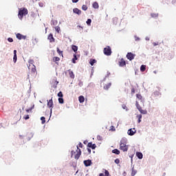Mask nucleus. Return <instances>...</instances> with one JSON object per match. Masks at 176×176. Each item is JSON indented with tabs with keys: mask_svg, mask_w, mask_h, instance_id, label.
<instances>
[{
	"mask_svg": "<svg viewBox=\"0 0 176 176\" xmlns=\"http://www.w3.org/2000/svg\"><path fill=\"white\" fill-rule=\"evenodd\" d=\"M27 14H28V10L27 8H22L19 9L18 17L20 20H23V17L27 16Z\"/></svg>",
	"mask_w": 176,
	"mask_h": 176,
	"instance_id": "nucleus-1",
	"label": "nucleus"
},
{
	"mask_svg": "<svg viewBox=\"0 0 176 176\" xmlns=\"http://www.w3.org/2000/svg\"><path fill=\"white\" fill-rule=\"evenodd\" d=\"M47 106L48 107V108L50 109V118H52V113L53 112V107L54 105V104L53 103V98H52L50 100H47Z\"/></svg>",
	"mask_w": 176,
	"mask_h": 176,
	"instance_id": "nucleus-2",
	"label": "nucleus"
},
{
	"mask_svg": "<svg viewBox=\"0 0 176 176\" xmlns=\"http://www.w3.org/2000/svg\"><path fill=\"white\" fill-rule=\"evenodd\" d=\"M103 53L105 56H111L112 54V50L110 46H107L103 50Z\"/></svg>",
	"mask_w": 176,
	"mask_h": 176,
	"instance_id": "nucleus-3",
	"label": "nucleus"
},
{
	"mask_svg": "<svg viewBox=\"0 0 176 176\" xmlns=\"http://www.w3.org/2000/svg\"><path fill=\"white\" fill-rule=\"evenodd\" d=\"M135 57V54L131 53V52H128L126 54V58L129 60V61H133L134 60V58Z\"/></svg>",
	"mask_w": 176,
	"mask_h": 176,
	"instance_id": "nucleus-4",
	"label": "nucleus"
},
{
	"mask_svg": "<svg viewBox=\"0 0 176 176\" xmlns=\"http://www.w3.org/2000/svg\"><path fill=\"white\" fill-rule=\"evenodd\" d=\"M120 149L123 151V152H127V151H129V147L126 144H120Z\"/></svg>",
	"mask_w": 176,
	"mask_h": 176,
	"instance_id": "nucleus-5",
	"label": "nucleus"
},
{
	"mask_svg": "<svg viewBox=\"0 0 176 176\" xmlns=\"http://www.w3.org/2000/svg\"><path fill=\"white\" fill-rule=\"evenodd\" d=\"M84 165L85 167H90L91 164H93V162H91V160H87L83 161Z\"/></svg>",
	"mask_w": 176,
	"mask_h": 176,
	"instance_id": "nucleus-6",
	"label": "nucleus"
},
{
	"mask_svg": "<svg viewBox=\"0 0 176 176\" xmlns=\"http://www.w3.org/2000/svg\"><path fill=\"white\" fill-rule=\"evenodd\" d=\"M87 147L89 148H91V149H96V148H97V145H96V144H93L91 142L87 144Z\"/></svg>",
	"mask_w": 176,
	"mask_h": 176,
	"instance_id": "nucleus-7",
	"label": "nucleus"
},
{
	"mask_svg": "<svg viewBox=\"0 0 176 176\" xmlns=\"http://www.w3.org/2000/svg\"><path fill=\"white\" fill-rule=\"evenodd\" d=\"M133 130L135 131H133L132 129H129L128 130V135H134V134L137 133V131L135 130V129H133Z\"/></svg>",
	"mask_w": 176,
	"mask_h": 176,
	"instance_id": "nucleus-8",
	"label": "nucleus"
},
{
	"mask_svg": "<svg viewBox=\"0 0 176 176\" xmlns=\"http://www.w3.org/2000/svg\"><path fill=\"white\" fill-rule=\"evenodd\" d=\"M73 12L75 13V14H78V16H80V14H82V10L76 8L73 9Z\"/></svg>",
	"mask_w": 176,
	"mask_h": 176,
	"instance_id": "nucleus-9",
	"label": "nucleus"
},
{
	"mask_svg": "<svg viewBox=\"0 0 176 176\" xmlns=\"http://www.w3.org/2000/svg\"><path fill=\"white\" fill-rule=\"evenodd\" d=\"M13 62L14 63V64L17 63V50H14Z\"/></svg>",
	"mask_w": 176,
	"mask_h": 176,
	"instance_id": "nucleus-10",
	"label": "nucleus"
},
{
	"mask_svg": "<svg viewBox=\"0 0 176 176\" xmlns=\"http://www.w3.org/2000/svg\"><path fill=\"white\" fill-rule=\"evenodd\" d=\"M136 156L140 160H141L142 157H144V155L141 152H136Z\"/></svg>",
	"mask_w": 176,
	"mask_h": 176,
	"instance_id": "nucleus-11",
	"label": "nucleus"
},
{
	"mask_svg": "<svg viewBox=\"0 0 176 176\" xmlns=\"http://www.w3.org/2000/svg\"><path fill=\"white\" fill-rule=\"evenodd\" d=\"M112 86V83L109 82L104 85L103 89L104 90H109V88Z\"/></svg>",
	"mask_w": 176,
	"mask_h": 176,
	"instance_id": "nucleus-12",
	"label": "nucleus"
},
{
	"mask_svg": "<svg viewBox=\"0 0 176 176\" xmlns=\"http://www.w3.org/2000/svg\"><path fill=\"white\" fill-rule=\"evenodd\" d=\"M120 67H124L126 66V61L124 59L122 58L121 60L119 62Z\"/></svg>",
	"mask_w": 176,
	"mask_h": 176,
	"instance_id": "nucleus-13",
	"label": "nucleus"
},
{
	"mask_svg": "<svg viewBox=\"0 0 176 176\" xmlns=\"http://www.w3.org/2000/svg\"><path fill=\"white\" fill-rule=\"evenodd\" d=\"M68 72L69 78H71V79H75V74H74V72L71 71V69H69Z\"/></svg>",
	"mask_w": 176,
	"mask_h": 176,
	"instance_id": "nucleus-14",
	"label": "nucleus"
},
{
	"mask_svg": "<svg viewBox=\"0 0 176 176\" xmlns=\"http://www.w3.org/2000/svg\"><path fill=\"white\" fill-rule=\"evenodd\" d=\"M47 39L50 41V42H54V37H53V34H50Z\"/></svg>",
	"mask_w": 176,
	"mask_h": 176,
	"instance_id": "nucleus-15",
	"label": "nucleus"
},
{
	"mask_svg": "<svg viewBox=\"0 0 176 176\" xmlns=\"http://www.w3.org/2000/svg\"><path fill=\"white\" fill-rule=\"evenodd\" d=\"M38 38L32 37V43L33 45V46H35V45H36V43H38Z\"/></svg>",
	"mask_w": 176,
	"mask_h": 176,
	"instance_id": "nucleus-16",
	"label": "nucleus"
},
{
	"mask_svg": "<svg viewBox=\"0 0 176 176\" xmlns=\"http://www.w3.org/2000/svg\"><path fill=\"white\" fill-rule=\"evenodd\" d=\"M136 118L138 119V123H141V122H142L141 120L142 119V114H138L136 116Z\"/></svg>",
	"mask_w": 176,
	"mask_h": 176,
	"instance_id": "nucleus-17",
	"label": "nucleus"
},
{
	"mask_svg": "<svg viewBox=\"0 0 176 176\" xmlns=\"http://www.w3.org/2000/svg\"><path fill=\"white\" fill-rule=\"evenodd\" d=\"M78 101H79V102H80V104H82V102H85V96H80L78 97Z\"/></svg>",
	"mask_w": 176,
	"mask_h": 176,
	"instance_id": "nucleus-18",
	"label": "nucleus"
},
{
	"mask_svg": "<svg viewBox=\"0 0 176 176\" xmlns=\"http://www.w3.org/2000/svg\"><path fill=\"white\" fill-rule=\"evenodd\" d=\"M112 153H114L115 155H120V151H119L118 148H115L112 150Z\"/></svg>",
	"mask_w": 176,
	"mask_h": 176,
	"instance_id": "nucleus-19",
	"label": "nucleus"
},
{
	"mask_svg": "<svg viewBox=\"0 0 176 176\" xmlns=\"http://www.w3.org/2000/svg\"><path fill=\"white\" fill-rule=\"evenodd\" d=\"M92 6L94 9H98V8H100V6L98 5V3H97V1L94 2Z\"/></svg>",
	"mask_w": 176,
	"mask_h": 176,
	"instance_id": "nucleus-20",
	"label": "nucleus"
},
{
	"mask_svg": "<svg viewBox=\"0 0 176 176\" xmlns=\"http://www.w3.org/2000/svg\"><path fill=\"white\" fill-rule=\"evenodd\" d=\"M72 50H73V52H74V53H76V52H78V46H76L75 45H72Z\"/></svg>",
	"mask_w": 176,
	"mask_h": 176,
	"instance_id": "nucleus-21",
	"label": "nucleus"
},
{
	"mask_svg": "<svg viewBox=\"0 0 176 176\" xmlns=\"http://www.w3.org/2000/svg\"><path fill=\"white\" fill-rule=\"evenodd\" d=\"M76 60H78V56L76 54H74V58H72V63L73 64H76Z\"/></svg>",
	"mask_w": 176,
	"mask_h": 176,
	"instance_id": "nucleus-22",
	"label": "nucleus"
},
{
	"mask_svg": "<svg viewBox=\"0 0 176 176\" xmlns=\"http://www.w3.org/2000/svg\"><path fill=\"white\" fill-rule=\"evenodd\" d=\"M96 63H97V60H96V59H90L89 60V64L91 66L94 65V64H96Z\"/></svg>",
	"mask_w": 176,
	"mask_h": 176,
	"instance_id": "nucleus-23",
	"label": "nucleus"
},
{
	"mask_svg": "<svg viewBox=\"0 0 176 176\" xmlns=\"http://www.w3.org/2000/svg\"><path fill=\"white\" fill-rule=\"evenodd\" d=\"M145 69H146V65H142L140 66V71H141V72H144Z\"/></svg>",
	"mask_w": 176,
	"mask_h": 176,
	"instance_id": "nucleus-24",
	"label": "nucleus"
},
{
	"mask_svg": "<svg viewBox=\"0 0 176 176\" xmlns=\"http://www.w3.org/2000/svg\"><path fill=\"white\" fill-rule=\"evenodd\" d=\"M139 111L142 115H146L148 113V111L146 110H143L142 108L139 109Z\"/></svg>",
	"mask_w": 176,
	"mask_h": 176,
	"instance_id": "nucleus-25",
	"label": "nucleus"
},
{
	"mask_svg": "<svg viewBox=\"0 0 176 176\" xmlns=\"http://www.w3.org/2000/svg\"><path fill=\"white\" fill-rule=\"evenodd\" d=\"M16 36L17 39H19V41H21L22 37H23V34H21L20 33H17L16 34Z\"/></svg>",
	"mask_w": 176,
	"mask_h": 176,
	"instance_id": "nucleus-26",
	"label": "nucleus"
},
{
	"mask_svg": "<svg viewBox=\"0 0 176 176\" xmlns=\"http://www.w3.org/2000/svg\"><path fill=\"white\" fill-rule=\"evenodd\" d=\"M135 107L137 108V109L139 111L140 109H141L142 107H141V106L140 105V103H138V101L135 102Z\"/></svg>",
	"mask_w": 176,
	"mask_h": 176,
	"instance_id": "nucleus-27",
	"label": "nucleus"
},
{
	"mask_svg": "<svg viewBox=\"0 0 176 176\" xmlns=\"http://www.w3.org/2000/svg\"><path fill=\"white\" fill-rule=\"evenodd\" d=\"M135 174H137V170H135L134 166H133L132 172H131V176H134V175H135Z\"/></svg>",
	"mask_w": 176,
	"mask_h": 176,
	"instance_id": "nucleus-28",
	"label": "nucleus"
},
{
	"mask_svg": "<svg viewBox=\"0 0 176 176\" xmlns=\"http://www.w3.org/2000/svg\"><path fill=\"white\" fill-rule=\"evenodd\" d=\"M127 142V139L126 138H122L120 144H125Z\"/></svg>",
	"mask_w": 176,
	"mask_h": 176,
	"instance_id": "nucleus-29",
	"label": "nucleus"
},
{
	"mask_svg": "<svg viewBox=\"0 0 176 176\" xmlns=\"http://www.w3.org/2000/svg\"><path fill=\"white\" fill-rule=\"evenodd\" d=\"M41 120L42 124H45V123H46V118L44 116H42L41 118Z\"/></svg>",
	"mask_w": 176,
	"mask_h": 176,
	"instance_id": "nucleus-30",
	"label": "nucleus"
},
{
	"mask_svg": "<svg viewBox=\"0 0 176 176\" xmlns=\"http://www.w3.org/2000/svg\"><path fill=\"white\" fill-rule=\"evenodd\" d=\"M80 155H81L80 151V152H77V153L75 155V159H76V160H78V159H79V157H80Z\"/></svg>",
	"mask_w": 176,
	"mask_h": 176,
	"instance_id": "nucleus-31",
	"label": "nucleus"
},
{
	"mask_svg": "<svg viewBox=\"0 0 176 176\" xmlns=\"http://www.w3.org/2000/svg\"><path fill=\"white\" fill-rule=\"evenodd\" d=\"M55 30L58 34H60L61 29L59 28V26H56V27H55Z\"/></svg>",
	"mask_w": 176,
	"mask_h": 176,
	"instance_id": "nucleus-32",
	"label": "nucleus"
},
{
	"mask_svg": "<svg viewBox=\"0 0 176 176\" xmlns=\"http://www.w3.org/2000/svg\"><path fill=\"white\" fill-rule=\"evenodd\" d=\"M154 96H155V97H159L160 96H162V94H160L159 91H155L154 92Z\"/></svg>",
	"mask_w": 176,
	"mask_h": 176,
	"instance_id": "nucleus-33",
	"label": "nucleus"
},
{
	"mask_svg": "<svg viewBox=\"0 0 176 176\" xmlns=\"http://www.w3.org/2000/svg\"><path fill=\"white\" fill-rule=\"evenodd\" d=\"M134 39L135 41V42H140V41H141V38L138 36H137V35L134 36Z\"/></svg>",
	"mask_w": 176,
	"mask_h": 176,
	"instance_id": "nucleus-34",
	"label": "nucleus"
},
{
	"mask_svg": "<svg viewBox=\"0 0 176 176\" xmlns=\"http://www.w3.org/2000/svg\"><path fill=\"white\" fill-rule=\"evenodd\" d=\"M53 61H54V63H57V61H60V58H58V56H54L53 58Z\"/></svg>",
	"mask_w": 176,
	"mask_h": 176,
	"instance_id": "nucleus-35",
	"label": "nucleus"
},
{
	"mask_svg": "<svg viewBox=\"0 0 176 176\" xmlns=\"http://www.w3.org/2000/svg\"><path fill=\"white\" fill-rule=\"evenodd\" d=\"M57 23H58V21H56V20H52L51 21V24L52 25H57Z\"/></svg>",
	"mask_w": 176,
	"mask_h": 176,
	"instance_id": "nucleus-36",
	"label": "nucleus"
},
{
	"mask_svg": "<svg viewBox=\"0 0 176 176\" xmlns=\"http://www.w3.org/2000/svg\"><path fill=\"white\" fill-rule=\"evenodd\" d=\"M87 25H91V19H88L87 21H86Z\"/></svg>",
	"mask_w": 176,
	"mask_h": 176,
	"instance_id": "nucleus-37",
	"label": "nucleus"
},
{
	"mask_svg": "<svg viewBox=\"0 0 176 176\" xmlns=\"http://www.w3.org/2000/svg\"><path fill=\"white\" fill-rule=\"evenodd\" d=\"M136 98H138V100H142V96L140 94H136Z\"/></svg>",
	"mask_w": 176,
	"mask_h": 176,
	"instance_id": "nucleus-38",
	"label": "nucleus"
},
{
	"mask_svg": "<svg viewBox=\"0 0 176 176\" xmlns=\"http://www.w3.org/2000/svg\"><path fill=\"white\" fill-rule=\"evenodd\" d=\"M58 102H59V104H63L64 102V98H58Z\"/></svg>",
	"mask_w": 176,
	"mask_h": 176,
	"instance_id": "nucleus-39",
	"label": "nucleus"
},
{
	"mask_svg": "<svg viewBox=\"0 0 176 176\" xmlns=\"http://www.w3.org/2000/svg\"><path fill=\"white\" fill-rule=\"evenodd\" d=\"M63 92L62 91H59L58 93V97H59V98H63Z\"/></svg>",
	"mask_w": 176,
	"mask_h": 176,
	"instance_id": "nucleus-40",
	"label": "nucleus"
},
{
	"mask_svg": "<svg viewBox=\"0 0 176 176\" xmlns=\"http://www.w3.org/2000/svg\"><path fill=\"white\" fill-rule=\"evenodd\" d=\"M82 10L86 11L87 10V6L82 5Z\"/></svg>",
	"mask_w": 176,
	"mask_h": 176,
	"instance_id": "nucleus-41",
	"label": "nucleus"
},
{
	"mask_svg": "<svg viewBox=\"0 0 176 176\" xmlns=\"http://www.w3.org/2000/svg\"><path fill=\"white\" fill-rule=\"evenodd\" d=\"M56 52L58 53V54H63V51L60 50L59 47L56 49Z\"/></svg>",
	"mask_w": 176,
	"mask_h": 176,
	"instance_id": "nucleus-42",
	"label": "nucleus"
},
{
	"mask_svg": "<svg viewBox=\"0 0 176 176\" xmlns=\"http://www.w3.org/2000/svg\"><path fill=\"white\" fill-rule=\"evenodd\" d=\"M158 16H159V14H156V13H152L151 14V17H153V18L157 17Z\"/></svg>",
	"mask_w": 176,
	"mask_h": 176,
	"instance_id": "nucleus-43",
	"label": "nucleus"
},
{
	"mask_svg": "<svg viewBox=\"0 0 176 176\" xmlns=\"http://www.w3.org/2000/svg\"><path fill=\"white\" fill-rule=\"evenodd\" d=\"M28 63H29V64H30V65H34V60L30 59V60H28Z\"/></svg>",
	"mask_w": 176,
	"mask_h": 176,
	"instance_id": "nucleus-44",
	"label": "nucleus"
},
{
	"mask_svg": "<svg viewBox=\"0 0 176 176\" xmlns=\"http://www.w3.org/2000/svg\"><path fill=\"white\" fill-rule=\"evenodd\" d=\"M114 162L116 163V164H119V163H120V160L119 159H116Z\"/></svg>",
	"mask_w": 176,
	"mask_h": 176,
	"instance_id": "nucleus-45",
	"label": "nucleus"
},
{
	"mask_svg": "<svg viewBox=\"0 0 176 176\" xmlns=\"http://www.w3.org/2000/svg\"><path fill=\"white\" fill-rule=\"evenodd\" d=\"M33 67H34L32 68V72H33L34 73V72H36V67L34 66V65H33Z\"/></svg>",
	"mask_w": 176,
	"mask_h": 176,
	"instance_id": "nucleus-46",
	"label": "nucleus"
},
{
	"mask_svg": "<svg viewBox=\"0 0 176 176\" xmlns=\"http://www.w3.org/2000/svg\"><path fill=\"white\" fill-rule=\"evenodd\" d=\"M111 131H116V129H115V126H111L110 129Z\"/></svg>",
	"mask_w": 176,
	"mask_h": 176,
	"instance_id": "nucleus-47",
	"label": "nucleus"
},
{
	"mask_svg": "<svg viewBox=\"0 0 176 176\" xmlns=\"http://www.w3.org/2000/svg\"><path fill=\"white\" fill-rule=\"evenodd\" d=\"M28 119H30V116H29V115H25V116H24V120H28Z\"/></svg>",
	"mask_w": 176,
	"mask_h": 176,
	"instance_id": "nucleus-48",
	"label": "nucleus"
},
{
	"mask_svg": "<svg viewBox=\"0 0 176 176\" xmlns=\"http://www.w3.org/2000/svg\"><path fill=\"white\" fill-rule=\"evenodd\" d=\"M34 108H35V104L34 103H32L31 104V107L29 108V109H30L32 111V109H34Z\"/></svg>",
	"mask_w": 176,
	"mask_h": 176,
	"instance_id": "nucleus-49",
	"label": "nucleus"
},
{
	"mask_svg": "<svg viewBox=\"0 0 176 176\" xmlns=\"http://www.w3.org/2000/svg\"><path fill=\"white\" fill-rule=\"evenodd\" d=\"M78 86H79L80 87H82V86H83V82L79 81V82H78Z\"/></svg>",
	"mask_w": 176,
	"mask_h": 176,
	"instance_id": "nucleus-50",
	"label": "nucleus"
},
{
	"mask_svg": "<svg viewBox=\"0 0 176 176\" xmlns=\"http://www.w3.org/2000/svg\"><path fill=\"white\" fill-rule=\"evenodd\" d=\"M8 41L10 43H12V42H13V38L9 37V38H8Z\"/></svg>",
	"mask_w": 176,
	"mask_h": 176,
	"instance_id": "nucleus-51",
	"label": "nucleus"
},
{
	"mask_svg": "<svg viewBox=\"0 0 176 176\" xmlns=\"http://www.w3.org/2000/svg\"><path fill=\"white\" fill-rule=\"evenodd\" d=\"M25 111L27 112V113H30V112H32V111L29 108V109H27L25 110Z\"/></svg>",
	"mask_w": 176,
	"mask_h": 176,
	"instance_id": "nucleus-52",
	"label": "nucleus"
},
{
	"mask_svg": "<svg viewBox=\"0 0 176 176\" xmlns=\"http://www.w3.org/2000/svg\"><path fill=\"white\" fill-rule=\"evenodd\" d=\"M72 2L73 3H78V2H79V0H72Z\"/></svg>",
	"mask_w": 176,
	"mask_h": 176,
	"instance_id": "nucleus-53",
	"label": "nucleus"
},
{
	"mask_svg": "<svg viewBox=\"0 0 176 176\" xmlns=\"http://www.w3.org/2000/svg\"><path fill=\"white\" fill-rule=\"evenodd\" d=\"M78 146H79L80 148H83V144H82V142H80V143L78 144Z\"/></svg>",
	"mask_w": 176,
	"mask_h": 176,
	"instance_id": "nucleus-54",
	"label": "nucleus"
},
{
	"mask_svg": "<svg viewBox=\"0 0 176 176\" xmlns=\"http://www.w3.org/2000/svg\"><path fill=\"white\" fill-rule=\"evenodd\" d=\"M87 151H88V153H89V155H90V153H91V149H90L89 147L87 148Z\"/></svg>",
	"mask_w": 176,
	"mask_h": 176,
	"instance_id": "nucleus-55",
	"label": "nucleus"
},
{
	"mask_svg": "<svg viewBox=\"0 0 176 176\" xmlns=\"http://www.w3.org/2000/svg\"><path fill=\"white\" fill-rule=\"evenodd\" d=\"M153 46L159 45V43H153Z\"/></svg>",
	"mask_w": 176,
	"mask_h": 176,
	"instance_id": "nucleus-56",
	"label": "nucleus"
},
{
	"mask_svg": "<svg viewBox=\"0 0 176 176\" xmlns=\"http://www.w3.org/2000/svg\"><path fill=\"white\" fill-rule=\"evenodd\" d=\"M22 39H27V36L22 35Z\"/></svg>",
	"mask_w": 176,
	"mask_h": 176,
	"instance_id": "nucleus-57",
	"label": "nucleus"
},
{
	"mask_svg": "<svg viewBox=\"0 0 176 176\" xmlns=\"http://www.w3.org/2000/svg\"><path fill=\"white\" fill-rule=\"evenodd\" d=\"M39 6H41V8H43V3H39Z\"/></svg>",
	"mask_w": 176,
	"mask_h": 176,
	"instance_id": "nucleus-58",
	"label": "nucleus"
},
{
	"mask_svg": "<svg viewBox=\"0 0 176 176\" xmlns=\"http://www.w3.org/2000/svg\"><path fill=\"white\" fill-rule=\"evenodd\" d=\"M77 149H78V152H80L82 153V151H80V148H79V147L77 146Z\"/></svg>",
	"mask_w": 176,
	"mask_h": 176,
	"instance_id": "nucleus-59",
	"label": "nucleus"
},
{
	"mask_svg": "<svg viewBox=\"0 0 176 176\" xmlns=\"http://www.w3.org/2000/svg\"><path fill=\"white\" fill-rule=\"evenodd\" d=\"M87 142H88L87 140H85V141L83 142V144H85V145H86V144H87Z\"/></svg>",
	"mask_w": 176,
	"mask_h": 176,
	"instance_id": "nucleus-60",
	"label": "nucleus"
},
{
	"mask_svg": "<svg viewBox=\"0 0 176 176\" xmlns=\"http://www.w3.org/2000/svg\"><path fill=\"white\" fill-rule=\"evenodd\" d=\"M74 153H75V151H72V152H71L72 156L74 155Z\"/></svg>",
	"mask_w": 176,
	"mask_h": 176,
	"instance_id": "nucleus-61",
	"label": "nucleus"
},
{
	"mask_svg": "<svg viewBox=\"0 0 176 176\" xmlns=\"http://www.w3.org/2000/svg\"><path fill=\"white\" fill-rule=\"evenodd\" d=\"M131 93H135V89H134V88L131 89Z\"/></svg>",
	"mask_w": 176,
	"mask_h": 176,
	"instance_id": "nucleus-62",
	"label": "nucleus"
},
{
	"mask_svg": "<svg viewBox=\"0 0 176 176\" xmlns=\"http://www.w3.org/2000/svg\"><path fill=\"white\" fill-rule=\"evenodd\" d=\"M149 37H148V36H146V38H145V41H149Z\"/></svg>",
	"mask_w": 176,
	"mask_h": 176,
	"instance_id": "nucleus-63",
	"label": "nucleus"
},
{
	"mask_svg": "<svg viewBox=\"0 0 176 176\" xmlns=\"http://www.w3.org/2000/svg\"><path fill=\"white\" fill-rule=\"evenodd\" d=\"M99 176H105V175H104V173H100Z\"/></svg>",
	"mask_w": 176,
	"mask_h": 176,
	"instance_id": "nucleus-64",
	"label": "nucleus"
}]
</instances>
